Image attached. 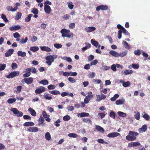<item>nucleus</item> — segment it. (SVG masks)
Instances as JSON below:
<instances>
[{
	"label": "nucleus",
	"mask_w": 150,
	"mask_h": 150,
	"mask_svg": "<svg viewBox=\"0 0 150 150\" xmlns=\"http://www.w3.org/2000/svg\"><path fill=\"white\" fill-rule=\"evenodd\" d=\"M57 57V56L54 55H48L45 58V59L46 60V63L49 66L51 65L52 63L54 61V59H56Z\"/></svg>",
	"instance_id": "7ed1b4c3"
},
{
	"label": "nucleus",
	"mask_w": 150,
	"mask_h": 150,
	"mask_svg": "<svg viewBox=\"0 0 150 150\" xmlns=\"http://www.w3.org/2000/svg\"><path fill=\"white\" fill-rule=\"evenodd\" d=\"M105 114L103 112L99 113L98 114V115L99 117H100L101 119L103 118L105 116Z\"/></svg>",
	"instance_id": "052dcab7"
},
{
	"label": "nucleus",
	"mask_w": 150,
	"mask_h": 150,
	"mask_svg": "<svg viewBox=\"0 0 150 150\" xmlns=\"http://www.w3.org/2000/svg\"><path fill=\"white\" fill-rule=\"evenodd\" d=\"M147 129V126L146 125H144L142 126L141 128L138 129V131L140 133H142L145 132Z\"/></svg>",
	"instance_id": "f8f14e48"
},
{
	"label": "nucleus",
	"mask_w": 150,
	"mask_h": 150,
	"mask_svg": "<svg viewBox=\"0 0 150 150\" xmlns=\"http://www.w3.org/2000/svg\"><path fill=\"white\" fill-rule=\"evenodd\" d=\"M94 58V57L93 55L91 54L88 56V61L90 62L93 60Z\"/></svg>",
	"instance_id": "bf43d9fd"
},
{
	"label": "nucleus",
	"mask_w": 150,
	"mask_h": 150,
	"mask_svg": "<svg viewBox=\"0 0 150 150\" xmlns=\"http://www.w3.org/2000/svg\"><path fill=\"white\" fill-rule=\"evenodd\" d=\"M118 115L123 117H125L127 116L126 114L123 112L121 111H118L117 112Z\"/></svg>",
	"instance_id": "ea45409f"
},
{
	"label": "nucleus",
	"mask_w": 150,
	"mask_h": 150,
	"mask_svg": "<svg viewBox=\"0 0 150 150\" xmlns=\"http://www.w3.org/2000/svg\"><path fill=\"white\" fill-rule=\"evenodd\" d=\"M120 135V134L117 132H113L110 133L107 135V137L109 138H113Z\"/></svg>",
	"instance_id": "1a4fd4ad"
},
{
	"label": "nucleus",
	"mask_w": 150,
	"mask_h": 150,
	"mask_svg": "<svg viewBox=\"0 0 150 150\" xmlns=\"http://www.w3.org/2000/svg\"><path fill=\"white\" fill-rule=\"evenodd\" d=\"M136 115H134V117L137 120H139L140 119V113L139 112L137 111V112Z\"/></svg>",
	"instance_id": "de8ad7c7"
},
{
	"label": "nucleus",
	"mask_w": 150,
	"mask_h": 150,
	"mask_svg": "<svg viewBox=\"0 0 150 150\" xmlns=\"http://www.w3.org/2000/svg\"><path fill=\"white\" fill-rule=\"evenodd\" d=\"M109 53L115 57H119V53L114 50L110 51L109 52Z\"/></svg>",
	"instance_id": "aec40b11"
},
{
	"label": "nucleus",
	"mask_w": 150,
	"mask_h": 150,
	"mask_svg": "<svg viewBox=\"0 0 150 150\" xmlns=\"http://www.w3.org/2000/svg\"><path fill=\"white\" fill-rule=\"evenodd\" d=\"M20 72L17 71H12L8 75L6 76V77L8 79L12 78L16 76H17L19 75Z\"/></svg>",
	"instance_id": "20e7f679"
},
{
	"label": "nucleus",
	"mask_w": 150,
	"mask_h": 150,
	"mask_svg": "<svg viewBox=\"0 0 150 150\" xmlns=\"http://www.w3.org/2000/svg\"><path fill=\"white\" fill-rule=\"evenodd\" d=\"M18 8L17 6H15L13 8L11 6H8L7 7V10L8 11H15L17 10Z\"/></svg>",
	"instance_id": "b1692460"
},
{
	"label": "nucleus",
	"mask_w": 150,
	"mask_h": 150,
	"mask_svg": "<svg viewBox=\"0 0 150 150\" xmlns=\"http://www.w3.org/2000/svg\"><path fill=\"white\" fill-rule=\"evenodd\" d=\"M54 46L55 47L58 49L62 47V45L57 43L54 44Z\"/></svg>",
	"instance_id": "774afa93"
},
{
	"label": "nucleus",
	"mask_w": 150,
	"mask_h": 150,
	"mask_svg": "<svg viewBox=\"0 0 150 150\" xmlns=\"http://www.w3.org/2000/svg\"><path fill=\"white\" fill-rule=\"evenodd\" d=\"M96 28L94 27L91 26L86 27L85 30L87 33H90L95 31Z\"/></svg>",
	"instance_id": "4468645a"
},
{
	"label": "nucleus",
	"mask_w": 150,
	"mask_h": 150,
	"mask_svg": "<svg viewBox=\"0 0 150 150\" xmlns=\"http://www.w3.org/2000/svg\"><path fill=\"white\" fill-rule=\"evenodd\" d=\"M39 83L43 85H47L48 84V81L46 80H42L40 81H39Z\"/></svg>",
	"instance_id": "c9c22d12"
},
{
	"label": "nucleus",
	"mask_w": 150,
	"mask_h": 150,
	"mask_svg": "<svg viewBox=\"0 0 150 150\" xmlns=\"http://www.w3.org/2000/svg\"><path fill=\"white\" fill-rule=\"evenodd\" d=\"M141 51L139 50H135L134 52V53L136 55L139 56L141 54Z\"/></svg>",
	"instance_id": "4d7b16f0"
},
{
	"label": "nucleus",
	"mask_w": 150,
	"mask_h": 150,
	"mask_svg": "<svg viewBox=\"0 0 150 150\" xmlns=\"http://www.w3.org/2000/svg\"><path fill=\"white\" fill-rule=\"evenodd\" d=\"M1 18L6 22H7L8 21V20L6 18V16L5 15L2 14L1 15Z\"/></svg>",
	"instance_id": "3c124183"
},
{
	"label": "nucleus",
	"mask_w": 150,
	"mask_h": 150,
	"mask_svg": "<svg viewBox=\"0 0 150 150\" xmlns=\"http://www.w3.org/2000/svg\"><path fill=\"white\" fill-rule=\"evenodd\" d=\"M122 43L123 45H124L126 49L127 50H129L130 49V47L127 42L124 41H123Z\"/></svg>",
	"instance_id": "f704fd0d"
},
{
	"label": "nucleus",
	"mask_w": 150,
	"mask_h": 150,
	"mask_svg": "<svg viewBox=\"0 0 150 150\" xmlns=\"http://www.w3.org/2000/svg\"><path fill=\"white\" fill-rule=\"evenodd\" d=\"M6 67V65L5 64H0V71L4 70Z\"/></svg>",
	"instance_id": "603ef678"
},
{
	"label": "nucleus",
	"mask_w": 150,
	"mask_h": 150,
	"mask_svg": "<svg viewBox=\"0 0 150 150\" xmlns=\"http://www.w3.org/2000/svg\"><path fill=\"white\" fill-rule=\"evenodd\" d=\"M16 100L15 98H10L7 101V102L9 104H12L15 102Z\"/></svg>",
	"instance_id": "e433bc0d"
},
{
	"label": "nucleus",
	"mask_w": 150,
	"mask_h": 150,
	"mask_svg": "<svg viewBox=\"0 0 150 150\" xmlns=\"http://www.w3.org/2000/svg\"><path fill=\"white\" fill-rule=\"evenodd\" d=\"M90 115L89 113L87 112H83L80 113V117H87Z\"/></svg>",
	"instance_id": "37998d69"
},
{
	"label": "nucleus",
	"mask_w": 150,
	"mask_h": 150,
	"mask_svg": "<svg viewBox=\"0 0 150 150\" xmlns=\"http://www.w3.org/2000/svg\"><path fill=\"white\" fill-rule=\"evenodd\" d=\"M21 27L19 25H16L15 26H11L9 28V29L11 31H16L20 29Z\"/></svg>",
	"instance_id": "9b49d317"
},
{
	"label": "nucleus",
	"mask_w": 150,
	"mask_h": 150,
	"mask_svg": "<svg viewBox=\"0 0 150 150\" xmlns=\"http://www.w3.org/2000/svg\"><path fill=\"white\" fill-rule=\"evenodd\" d=\"M60 32L62 34V37H67L68 38H70L73 36V33H70L69 30L64 28L61 30Z\"/></svg>",
	"instance_id": "f03ea898"
},
{
	"label": "nucleus",
	"mask_w": 150,
	"mask_h": 150,
	"mask_svg": "<svg viewBox=\"0 0 150 150\" xmlns=\"http://www.w3.org/2000/svg\"><path fill=\"white\" fill-rule=\"evenodd\" d=\"M82 120L83 122L86 123H88L90 124H91L92 123V122L91 120L88 118H83L82 119Z\"/></svg>",
	"instance_id": "393cba45"
},
{
	"label": "nucleus",
	"mask_w": 150,
	"mask_h": 150,
	"mask_svg": "<svg viewBox=\"0 0 150 150\" xmlns=\"http://www.w3.org/2000/svg\"><path fill=\"white\" fill-rule=\"evenodd\" d=\"M45 138L47 140H50L51 138V136L50 133L47 132L45 134Z\"/></svg>",
	"instance_id": "4c0bfd02"
},
{
	"label": "nucleus",
	"mask_w": 150,
	"mask_h": 150,
	"mask_svg": "<svg viewBox=\"0 0 150 150\" xmlns=\"http://www.w3.org/2000/svg\"><path fill=\"white\" fill-rule=\"evenodd\" d=\"M17 54L18 56H20L23 57L26 56V53L25 52H22L21 51H19L18 52Z\"/></svg>",
	"instance_id": "bb28decb"
},
{
	"label": "nucleus",
	"mask_w": 150,
	"mask_h": 150,
	"mask_svg": "<svg viewBox=\"0 0 150 150\" xmlns=\"http://www.w3.org/2000/svg\"><path fill=\"white\" fill-rule=\"evenodd\" d=\"M28 111L30 112L31 115L33 116H35L36 115V112L35 110L31 108H28Z\"/></svg>",
	"instance_id": "5701e85b"
},
{
	"label": "nucleus",
	"mask_w": 150,
	"mask_h": 150,
	"mask_svg": "<svg viewBox=\"0 0 150 150\" xmlns=\"http://www.w3.org/2000/svg\"><path fill=\"white\" fill-rule=\"evenodd\" d=\"M13 36L15 38H17L20 37V35L17 32H16L13 34Z\"/></svg>",
	"instance_id": "69168bd1"
},
{
	"label": "nucleus",
	"mask_w": 150,
	"mask_h": 150,
	"mask_svg": "<svg viewBox=\"0 0 150 150\" xmlns=\"http://www.w3.org/2000/svg\"><path fill=\"white\" fill-rule=\"evenodd\" d=\"M49 92L54 95H57L60 94V92L58 90H53L52 91H50Z\"/></svg>",
	"instance_id": "7c9ffc66"
},
{
	"label": "nucleus",
	"mask_w": 150,
	"mask_h": 150,
	"mask_svg": "<svg viewBox=\"0 0 150 150\" xmlns=\"http://www.w3.org/2000/svg\"><path fill=\"white\" fill-rule=\"evenodd\" d=\"M33 16V15L31 14H29L27 17L25 18V22H28L30 21L31 20V17Z\"/></svg>",
	"instance_id": "58836bf2"
},
{
	"label": "nucleus",
	"mask_w": 150,
	"mask_h": 150,
	"mask_svg": "<svg viewBox=\"0 0 150 150\" xmlns=\"http://www.w3.org/2000/svg\"><path fill=\"white\" fill-rule=\"evenodd\" d=\"M34 123L32 122H25L23 124V126L25 127H28L29 126H33L34 125Z\"/></svg>",
	"instance_id": "a878e982"
},
{
	"label": "nucleus",
	"mask_w": 150,
	"mask_h": 150,
	"mask_svg": "<svg viewBox=\"0 0 150 150\" xmlns=\"http://www.w3.org/2000/svg\"><path fill=\"white\" fill-rule=\"evenodd\" d=\"M75 27V24L74 23H71L69 24V28L71 29H74Z\"/></svg>",
	"instance_id": "338daca9"
},
{
	"label": "nucleus",
	"mask_w": 150,
	"mask_h": 150,
	"mask_svg": "<svg viewBox=\"0 0 150 150\" xmlns=\"http://www.w3.org/2000/svg\"><path fill=\"white\" fill-rule=\"evenodd\" d=\"M44 121L45 119L44 118L42 115H40V118H39L38 120V122L39 123V124L38 125H39L40 126V125H41L43 124Z\"/></svg>",
	"instance_id": "c756f323"
},
{
	"label": "nucleus",
	"mask_w": 150,
	"mask_h": 150,
	"mask_svg": "<svg viewBox=\"0 0 150 150\" xmlns=\"http://www.w3.org/2000/svg\"><path fill=\"white\" fill-rule=\"evenodd\" d=\"M116 113L113 111H111L110 112V117L115 119V118Z\"/></svg>",
	"instance_id": "8fccbe9b"
},
{
	"label": "nucleus",
	"mask_w": 150,
	"mask_h": 150,
	"mask_svg": "<svg viewBox=\"0 0 150 150\" xmlns=\"http://www.w3.org/2000/svg\"><path fill=\"white\" fill-rule=\"evenodd\" d=\"M39 50V48L37 46L32 47L30 48V50L34 52L37 51Z\"/></svg>",
	"instance_id": "473e14b6"
},
{
	"label": "nucleus",
	"mask_w": 150,
	"mask_h": 150,
	"mask_svg": "<svg viewBox=\"0 0 150 150\" xmlns=\"http://www.w3.org/2000/svg\"><path fill=\"white\" fill-rule=\"evenodd\" d=\"M108 9V7L106 5H101L97 6L96 8V10L97 11H99L100 10H107Z\"/></svg>",
	"instance_id": "0eeeda50"
},
{
	"label": "nucleus",
	"mask_w": 150,
	"mask_h": 150,
	"mask_svg": "<svg viewBox=\"0 0 150 150\" xmlns=\"http://www.w3.org/2000/svg\"><path fill=\"white\" fill-rule=\"evenodd\" d=\"M119 97V95L117 94H115L113 97L110 98V100L112 101H114Z\"/></svg>",
	"instance_id": "72a5a7b5"
},
{
	"label": "nucleus",
	"mask_w": 150,
	"mask_h": 150,
	"mask_svg": "<svg viewBox=\"0 0 150 150\" xmlns=\"http://www.w3.org/2000/svg\"><path fill=\"white\" fill-rule=\"evenodd\" d=\"M68 136L70 137L76 138L78 135L77 134L75 133H70L68 134Z\"/></svg>",
	"instance_id": "09e8293b"
},
{
	"label": "nucleus",
	"mask_w": 150,
	"mask_h": 150,
	"mask_svg": "<svg viewBox=\"0 0 150 150\" xmlns=\"http://www.w3.org/2000/svg\"><path fill=\"white\" fill-rule=\"evenodd\" d=\"M40 48L42 51H46V52H50L51 49L50 48L46 46H41Z\"/></svg>",
	"instance_id": "412c9836"
},
{
	"label": "nucleus",
	"mask_w": 150,
	"mask_h": 150,
	"mask_svg": "<svg viewBox=\"0 0 150 150\" xmlns=\"http://www.w3.org/2000/svg\"><path fill=\"white\" fill-rule=\"evenodd\" d=\"M122 33H124L125 35H127L128 36L130 35L129 33L128 32V31L125 28H124L123 30L122 31Z\"/></svg>",
	"instance_id": "0e129e2a"
},
{
	"label": "nucleus",
	"mask_w": 150,
	"mask_h": 150,
	"mask_svg": "<svg viewBox=\"0 0 150 150\" xmlns=\"http://www.w3.org/2000/svg\"><path fill=\"white\" fill-rule=\"evenodd\" d=\"M91 42L92 45L96 47H97L98 45V42L94 40L93 39H91Z\"/></svg>",
	"instance_id": "a19ab883"
},
{
	"label": "nucleus",
	"mask_w": 150,
	"mask_h": 150,
	"mask_svg": "<svg viewBox=\"0 0 150 150\" xmlns=\"http://www.w3.org/2000/svg\"><path fill=\"white\" fill-rule=\"evenodd\" d=\"M22 14L20 12H17L16 15L15 16V19L17 20L19 19L21 17Z\"/></svg>",
	"instance_id": "49530a36"
},
{
	"label": "nucleus",
	"mask_w": 150,
	"mask_h": 150,
	"mask_svg": "<svg viewBox=\"0 0 150 150\" xmlns=\"http://www.w3.org/2000/svg\"><path fill=\"white\" fill-rule=\"evenodd\" d=\"M68 7L71 9H72L74 8V5L72 4V3L71 2H68Z\"/></svg>",
	"instance_id": "864d4df0"
},
{
	"label": "nucleus",
	"mask_w": 150,
	"mask_h": 150,
	"mask_svg": "<svg viewBox=\"0 0 150 150\" xmlns=\"http://www.w3.org/2000/svg\"><path fill=\"white\" fill-rule=\"evenodd\" d=\"M23 80L25 81V83L28 84H29L32 83L33 81V79L32 77H29L28 78L24 79Z\"/></svg>",
	"instance_id": "dca6fc26"
},
{
	"label": "nucleus",
	"mask_w": 150,
	"mask_h": 150,
	"mask_svg": "<svg viewBox=\"0 0 150 150\" xmlns=\"http://www.w3.org/2000/svg\"><path fill=\"white\" fill-rule=\"evenodd\" d=\"M139 135L138 132H135L132 131H130L129 133V135L126 137V139L129 141L135 140L137 138L136 136Z\"/></svg>",
	"instance_id": "f257e3e1"
},
{
	"label": "nucleus",
	"mask_w": 150,
	"mask_h": 150,
	"mask_svg": "<svg viewBox=\"0 0 150 150\" xmlns=\"http://www.w3.org/2000/svg\"><path fill=\"white\" fill-rule=\"evenodd\" d=\"M96 129L97 130L102 133H103L105 131L103 128L99 125H96Z\"/></svg>",
	"instance_id": "cd10ccee"
},
{
	"label": "nucleus",
	"mask_w": 150,
	"mask_h": 150,
	"mask_svg": "<svg viewBox=\"0 0 150 150\" xmlns=\"http://www.w3.org/2000/svg\"><path fill=\"white\" fill-rule=\"evenodd\" d=\"M14 52V50L11 49L8 50L5 53V56L6 57H8L10 56Z\"/></svg>",
	"instance_id": "a211bd4d"
},
{
	"label": "nucleus",
	"mask_w": 150,
	"mask_h": 150,
	"mask_svg": "<svg viewBox=\"0 0 150 150\" xmlns=\"http://www.w3.org/2000/svg\"><path fill=\"white\" fill-rule=\"evenodd\" d=\"M27 131L31 132H36L38 131V129L36 127H30L28 129Z\"/></svg>",
	"instance_id": "2eb2a0df"
},
{
	"label": "nucleus",
	"mask_w": 150,
	"mask_h": 150,
	"mask_svg": "<svg viewBox=\"0 0 150 150\" xmlns=\"http://www.w3.org/2000/svg\"><path fill=\"white\" fill-rule=\"evenodd\" d=\"M127 50H126L124 52H120V53H119V57H123L125 56L127 54Z\"/></svg>",
	"instance_id": "79ce46f5"
},
{
	"label": "nucleus",
	"mask_w": 150,
	"mask_h": 150,
	"mask_svg": "<svg viewBox=\"0 0 150 150\" xmlns=\"http://www.w3.org/2000/svg\"><path fill=\"white\" fill-rule=\"evenodd\" d=\"M45 91V88L42 86H40L37 88L35 91V93L36 94H40L44 92Z\"/></svg>",
	"instance_id": "423d86ee"
},
{
	"label": "nucleus",
	"mask_w": 150,
	"mask_h": 150,
	"mask_svg": "<svg viewBox=\"0 0 150 150\" xmlns=\"http://www.w3.org/2000/svg\"><path fill=\"white\" fill-rule=\"evenodd\" d=\"M142 115V117L146 120L148 121L149 120L150 118V116L148 114L145 113V112H143Z\"/></svg>",
	"instance_id": "c85d7f7f"
},
{
	"label": "nucleus",
	"mask_w": 150,
	"mask_h": 150,
	"mask_svg": "<svg viewBox=\"0 0 150 150\" xmlns=\"http://www.w3.org/2000/svg\"><path fill=\"white\" fill-rule=\"evenodd\" d=\"M98 63V61L96 59H95L93 61L91 62L90 63V66L95 65Z\"/></svg>",
	"instance_id": "e2e57ef3"
},
{
	"label": "nucleus",
	"mask_w": 150,
	"mask_h": 150,
	"mask_svg": "<svg viewBox=\"0 0 150 150\" xmlns=\"http://www.w3.org/2000/svg\"><path fill=\"white\" fill-rule=\"evenodd\" d=\"M44 10L45 12L47 14H49L51 10L50 6L48 5H44Z\"/></svg>",
	"instance_id": "ddd939ff"
},
{
	"label": "nucleus",
	"mask_w": 150,
	"mask_h": 150,
	"mask_svg": "<svg viewBox=\"0 0 150 150\" xmlns=\"http://www.w3.org/2000/svg\"><path fill=\"white\" fill-rule=\"evenodd\" d=\"M130 85L129 81H127V82H124L123 83L122 86L124 87H128Z\"/></svg>",
	"instance_id": "680f3d73"
},
{
	"label": "nucleus",
	"mask_w": 150,
	"mask_h": 150,
	"mask_svg": "<svg viewBox=\"0 0 150 150\" xmlns=\"http://www.w3.org/2000/svg\"><path fill=\"white\" fill-rule=\"evenodd\" d=\"M132 67L135 69H137L139 67V65L138 64H132L129 65L128 67L130 69H131Z\"/></svg>",
	"instance_id": "4be33fe9"
},
{
	"label": "nucleus",
	"mask_w": 150,
	"mask_h": 150,
	"mask_svg": "<svg viewBox=\"0 0 150 150\" xmlns=\"http://www.w3.org/2000/svg\"><path fill=\"white\" fill-rule=\"evenodd\" d=\"M52 95L47 93H45L43 95V97L46 100H51L52 99V98L51 96Z\"/></svg>",
	"instance_id": "6ab92c4d"
},
{
	"label": "nucleus",
	"mask_w": 150,
	"mask_h": 150,
	"mask_svg": "<svg viewBox=\"0 0 150 150\" xmlns=\"http://www.w3.org/2000/svg\"><path fill=\"white\" fill-rule=\"evenodd\" d=\"M125 101L124 98H122L121 99H118L115 101V104L117 105H121L124 103Z\"/></svg>",
	"instance_id": "f3484780"
},
{
	"label": "nucleus",
	"mask_w": 150,
	"mask_h": 150,
	"mask_svg": "<svg viewBox=\"0 0 150 150\" xmlns=\"http://www.w3.org/2000/svg\"><path fill=\"white\" fill-rule=\"evenodd\" d=\"M96 75L95 73L93 72H91L89 75L88 77L90 78H93Z\"/></svg>",
	"instance_id": "13d9d810"
},
{
	"label": "nucleus",
	"mask_w": 150,
	"mask_h": 150,
	"mask_svg": "<svg viewBox=\"0 0 150 150\" xmlns=\"http://www.w3.org/2000/svg\"><path fill=\"white\" fill-rule=\"evenodd\" d=\"M22 88V86H18L16 88L17 90H15L14 91L17 93H19L21 91Z\"/></svg>",
	"instance_id": "c03bdc74"
},
{
	"label": "nucleus",
	"mask_w": 150,
	"mask_h": 150,
	"mask_svg": "<svg viewBox=\"0 0 150 150\" xmlns=\"http://www.w3.org/2000/svg\"><path fill=\"white\" fill-rule=\"evenodd\" d=\"M11 110L13 112V113L16 115V116L18 117H22L23 115V113L21 111H19L17 109L15 108H13Z\"/></svg>",
	"instance_id": "39448f33"
},
{
	"label": "nucleus",
	"mask_w": 150,
	"mask_h": 150,
	"mask_svg": "<svg viewBox=\"0 0 150 150\" xmlns=\"http://www.w3.org/2000/svg\"><path fill=\"white\" fill-rule=\"evenodd\" d=\"M133 72V71L131 70L125 69L124 71V74L125 75H127L128 74H132Z\"/></svg>",
	"instance_id": "2f4dec72"
},
{
	"label": "nucleus",
	"mask_w": 150,
	"mask_h": 150,
	"mask_svg": "<svg viewBox=\"0 0 150 150\" xmlns=\"http://www.w3.org/2000/svg\"><path fill=\"white\" fill-rule=\"evenodd\" d=\"M93 95L92 94L88 95L86 96L84 101L85 103L86 104L88 103L90 100L93 98Z\"/></svg>",
	"instance_id": "6e6552de"
},
{
	"label": "nucleus",
	"mask_w": 150,
	"mask_h": 150,
	"mask_svg": "<svg viewBox=\"0 0 150 150\" xmlns=\"http://www.w3.org/2000/svg\"><path fill=\"white\" fill-rule=\"evenodd\" d=\"M70 119V117L68 115H66L64 116L63 120L64 121L69 120Z\"/></svg>",
	"instance_id": "5fc2aeb1"
},
{
	"label": "nucleus",
	"mask_w": 150,
	"mask_h": 150,
	"mask_svg": "<svg viewBox=\"0 0 150 150\" xmlns=\"http://www.w3.org/2000/svg\"><path fill=\"white\" fill-rule=\"evenodd\" d=\"M31 12L34 14H37L38 13V11L35 8H33L31 9Z\"/></svg>",
	"instance_id": "a18cd8bd"
},
{
	"label": "nucleus",
	"mask_w": 150,
	"mask_h": 150,
	"mask_svg": "<svg viewBox=\"0 0 150 150\" xmlns=\"http://www.w3.org/2000/svg\"><path fill=\"white\" fill-rule=\"evenodd\" d=\"M11 67L13 69H15L18 68V65L16 63H12L11 64Z\"/></svg>",
	"instance_id": "6e6d98bb"
},
{
	"label": "nucleus",
	"mask_w": 150,
	"mask_h": 150,
	"mask_svg": "<svg viewBox=\"0 0 150 150\" xmlns=\"http://www.w3.org/2000/svg\"><path fill=\"white\" fill-rule=\"evenodd\" d=\"M25 71L26 72V73L23 74V76L25 78H27L31 74L30 72L31 71V69L30 68H28L27 69H25Z\"/></svg>",
	"instance_id": "9d476101"
}]
</instances>
